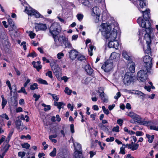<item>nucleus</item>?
I'll use <instances>...</instances> for the list:
<instances>
[{
	"label": "nucleus",
	"mask_w": 158,
	"mask_h": 158,
	"mask_svg": "<svg viewBox=\"0 0 158 158\" xmlns=\"http://www.w3.org/2000/svg\"><path fill=\"white\" fill-rule=\"evenodd\" d=\"M139 10L143 13V19H142L141 17L137 19V22L140 26L142 27L145 28V30H140L139 31V35L140 36L143 35V32H144V38L146 40L147 46L143 47L144 50L147 52L149 53L151 50L150 45L151 44V41L152 38L151 35L152 34L153 29L151 27V23L149 22L148 19L150 18V13L149 10H148L146 8L144 11L141 10L143 8H146V4L144 2V0H139Z\"/></svg>",
	"instance_id": "f257e3e1"
},
{
	"label": "nucleus",
	"mask_w": 158,
	"mask_h": 158,
	"mask_svg": "<svg viewBox=\"0 0 158 158\" xmlns=\"http://www.w3.org/2000/svg\"><path fill=\"white\" fill-rule=\"evenodd\" d=\"M101 27V31L102 34L105 36L106 39L108 40H114L117 37V29L118 27L116 26L113 28V30L111 29L113 26L108 24L107 23H102L100 26Z\"/></svg>",
	"instance_id": "f03ea898"
},
{
	"label": "nucleus",
	"mask_w": 158,
	"mask_h": 158,
	"mask_svg": "<svg viewBox=\"0 0 158 158\" xmlns=\"http://www.w3.org/2000/svg\"><path fill=\"white\" fill-rule=\"evenodd\" d=\"M54 41V45L56 47H57L60 45L63 46L64 44L65 47L71 48L72 47L71 44L69 42L68 39L63 35L53 36Z\"/></svg>",
	"instance_id": "7ed1b4c3"
},
{
	"label": "nucleus",
	"mask_w": 158,
	"mask_h": 158,
	"mask_svg": "<svg viewBox=\"0 0 158 158\" xmlns=\"http://www.w3.org/2000/svg\"><path fill=\"white\" fill-rule=\"evenodd\" d=\"M150 69L145 66H143L141 69L138 71L137 73V77L138 80L142 82L145 81L147 78V73L148 72H150Z\"/></svg>",
	"instance_id": "20e7f679"
},
{
	"label": "nucleus",
	"mask_w": 158,
	"mask_h": 158,
	"mask_svg": "<svg viewBox=\"0 0 158 158\" xmlns=\"http://www.w3.org/2000/svg\"><path fill=\"white\" fill-rule=\"evenodd\" d=\"M49 30L52 36H57L61 31V27L58 23H54L51 24Z\"/></svg>",
	"instance_id": "39448f33"
},
{
	"label": "nucleus",
	"mask_w": 158,
	"mask_h": 158,
	"mask_svg": "<svg viewBox=\"0 0 158 158\" xmlns=\"http://www.w3.org/2000/svg\"><path fill=\"white\" fill-rule=\"evenodd\" d=\"M25 11L30 16L34 15L36 18L42 17V15L39 13L30 6H26Z\"/></svg>",
	"instance_id": "423d86ee"
},
{
	"label": "nucleus",
	"mask_w": 158,
	"mask_h": 158,
	"mask_svg": "<svg viewBox=\"0 0 158 158\" xmlns=\"http://www.w3.org/2000/svg\"><path fill=\"white\" fill-rule=\"evenodd\" d=\"M112 60H107L102 66V68L106 72L110 71L113 68Z\"/></svg>",
	"instance_id": "0eeeda50"
},
{
	"label": "nucleus",
	"mask_w": 158,
	"mask_h": 158,
	"mask_svg": "<svg viewBox=\"0 0 158 158\" xmlns=\"http://www.w3.org/2000/svg\"><path fill=\"white\" fill-rule=\"evenodd\" d=\"M145 64L144 66L148 69H151L152 66V58L148 55H146L143 59Z\"/></svg>",
	"instance_id": "6e6552de"
},
{
	"label": "nucleus",
	"mask_w": 158,
	"mask_h": 158,
	"mask_svg": "<svg viewBox=\"0 0 158 158\" xmlns=\"http://www.w3.org/2000/svg\"><path fill=\"white\" fill-rule=\"evenodd\" d=\"M133 80V77L132 76L131 73L127 72L125 74L123 81L125 85H128L131 83Z\"/></svg>",
	"instance_id": "1a4fd4ad"
},
{
	"label": "nucleus",
	"mask_w": 158,
	"mask_h": 158,
	"mask_svg": "<svg viewBox=\"0 0 158 158\" xmlns=\"http://www.w3.org/2000/svg\"><path fill=\"white\" fill-rule=\"evenodd\" d=\"M35 28L37 31H45L47 29V26L45 24L35 23Z\"/></svg>",
	"instance_id": "9d476101"
},
{
	"label": "nucleus",
	"mask_w": 158,
	"mask_h": 158,
	"mask_svg": "<svg viewBox=\"0 0 158 158\" xmlns=\"http://www.w3.org/2000/svg\"><path fill=\"white\" fill-rule=\"evenodd\" d=\"M52 70L57 78H59L61 76L60 69L58 65H56V66Z\"/></svg>",
	"instance_id": "9b49d317"
},
{
	"label": "nucleus",
	"mask_w": 158,
	"mask_h": 158,
	"mask_svg": "<svg viewBox=\"0 0 158 158\" xmlns=\"http://www.w3.org/2000/svg\"><path fill=\"white\" fill-rule=\"evenodd\" d=\"M100 14V10L98 7L95 6L93 8L92 13V15L93 16H98V17H97V18H98Z\"/></svg>",
	"instance_id": "f8f14e48"
},
{
	"label": "nucleus",
	"mask_w": 158,
	"mask_h": 158,
	"mask_svg": "<svg viewBox=\"0 0 158 158\" xmlns=\"http://www.w3.org/2000/svg\"><path fill=\"white\" fill-rule=\"evenodd\" d=\"M78 55V52L75 50H71L69 52V56L70 58L73 60L75 59Z\"/></svg>",
	"instance_id": "ddd939ff"
},
{
	"label": "nucleus",
	"mask_w": 158,
	"mask_h": 158,
	"mask_svg": "<svg viewBox=\"0 0 158 158\" xmlns=\"http://www.w3.org/2000/svg\"><path fill=\"white\" fill-rule=\"evenodd\" d=\"M15 124L16 126V127L18 129L22 131L24 128L23 123H21V121L19 119L16 120Z\"/></svg>",
	"instance_id": "4468645a"
},
{
	"label": "nucleus",
	"mask_w": 158,
	"mask_h": 158,
	"mask_svg": "<svg viewBox=\"0 0 158 158\" xmlns=\"http://www.w3.org/2000/svg\"><path fill=\"white\" fill-rule=\"evenodd\" d=\"M122 56L127 60H130L131 59L130 55L126 51L123 50L122 52Z\"/></svg>",
	"instance_id": "2eb2a0df"
},
{
	"label": "nucleus",
	"mask_w": 158,
	"mask_h": 158,
	"mask_svg": "<svg viewBox=\"0 0 158 158\" xmlns=\"http://www.w3.org/2000/svg\"><path fill=\"white\" fill-rule=\"evenodd\" d=\"M75 149L77 152H81V145L78 143H73Z\"/></svg>",
	"instance_id": "dca6fc26"
},
{
	"label": "nucleus",
	"mask_w": 158,
	"mask_h": 158,
	"mask_svg": "<svg viewBox=\"0 0 158 158\" xmlns=\"http://www.w3.org/2000/svg\"><path fill=\"white\" fill-rule=\"evenodd\" d=\"M100 96L103 102L107 103L108 102V97L103 92L100 93Z\"/></svg>",
	"instance_id": "f3484780"
},
{
	"label": "nucleus",
	"mask_w": 158,
	"mask_h": 158,
	"mask_svg": "<svg viewBox=\"0 0 158 158\" xmlns=\"http://www.w3.org/2000/svg\"><path fill=\"white\" fill-rule=\"evenodd\" d=\"M128 92L131 94H138L142 97H144L145 95H146L145 94L141 92L138 90L135 91L132 90V91H131V90H128Z\"/></svg>",
	"instance_id": "a211bd4d"
},
{
	"label": "nucleus",
	"mask_w": 158,
	"mask_h": 158,
	"mask_svg": "<svg viewBox=\"0 0 158 158\" xmlns=\"http://www.w3.org/2000/svg\"><path fill=\"white\" fill-rule=\"evenodd\" d=\"M85 68L86 71L89 75H91L92 73L93 70L89 65H86Z\"/></svg>",
	"instance_id": "6ab92c4d"
},
{
	"label": "nucleus",
	"mask_w": 158,
	"mask_h": 158,
	"mask_svg": "<svg viewBox=\"0 0 158 158\" xmlns=\"http://www.w3.org/2000/svg\"><path fill=\"white\" fill-rule=\"evenodd\" d=\"M128 66H129V69L131 72V73L134 72L135 68V63L133 62H131L128 63Z\"/></svg>",
	"instance_id": "aec40b11"
},
{
	"label": "nucleus",
	"mask_w": 158,
	"mask_h": 158,
	"mask_svg": "<svg viewBox=\"0 0 158 158\" xmlns=\"http://www.w3.org/2000/svg\"><path fill=\"white\" fill-rule=\"evenodd\" d=\"M119 54H118L115 52H112L110 56V58L111 59V60H112L115 59H117L119 58Z\"/></svg>",
	"instance_id": "412c9836"
},
{
	"label": "nucleus",
	"mask_w": 158,
	"mask_h": 158,
	"mask_svg": "<svg viewBox=\"0 0 158 158\" xmlns=\"http://www.w3.org/2000/svg\"><path fill=\"white\" fill-rule=\"evenodd\" d=\"M54 105L55 106H57L59 110H60L61 108H63V106H64L65 105L62 102H55Z\"/></svg>",
	"instance_id": "4be33fe9"
},
{
	"label": "nucleus",
	"mask_w": 158,
	"mask_h": 158,
	"mask_svg": "<svg viewBox=\"0 0 158 158\" xmlns=\"http://www.w3.org/2000/svg\"><path fill=\"white\" fill-rule=\"evenodd\" d=\"M2 101V108L3 109L5 105L7 103V101L6 99H5L4 96L3 95H2L1 96Z\"/></svg>",
	"instance_id": "5701e85b"
},
{
	"label": "nucleus",
	"mask_w": 158,
	"mask_h": 158,
	"mask_svg": "<svg viewBox=\"0 0 158 158\" xmlns=\"http://www.w3.org/2000/svg\"><path fill=\"white\" fill-rule=\"evenodd\" d=\"M146 137L148 139V141L149 143H152L153 142V140L154 139V135H151L149 134L146 135Z\"/></svg>",
	"instance_id": "b1692460"
},
{
	"label": "nucleus",
	"mask_w": 158,
	"mask_h": 158,
	"mask_svg": "<svg viewBox=\"0 0 158 158\" xmlns=\"http://www.w3.org/2000/svg\"><path fill=\"white\" fill-rule=\"evenodd\" d=\"M8 23L11 27L13 28H16V27L15 26L14 23L11 18H10L8 19Z\"/></svg>",
	"instance_id": "393cba45"
},
{
	"label": "nucleus",
	"mask_w": 158,
	"mask_h": 158,
	"mask_svg": "<svg viewBox=\"0 0 158 158\" xmlns=\"http://www.w3.org/2000/svg\"><path fill=\"white\" fill-rule=\"evenodd\" d=\"M132 118L135 120V121L137 122L138 123H139V120H140L141 119L140 117L136 114H135L134 115V116Z\"/></svg>",
	"instance_id": "a878e982"
},
{
	"label": "nucleus",
	"mask_w": 158,
	"mask_h": 158,
	"mask_svg": "<svg viewBox=\"0 0 158 158\" xmlns=\"http://www.w3.org/2000/svg\"><path fill=\"white\" fill-rule=\"evenodd\" d=\"M80 3L83 4L85 6H87L89 4L88 0H78Z\"/></svg>",
	"instance_id": "bb28decb"
},
{
	"label": "nucleus",
	"mask_w": 158,
	"mask_h": 158,
	"mask_svg": "<svg viewBox=\"0 0 158 158\" xmlns=\"http://www.w3.org/2000/svg\"><path fill=\"white\" fill-rule=\"evenodd\" d=\"M94 46H93L91 44L89 45V49H88V52L90 56H92L93 55L92 51L93 50L94 48Z\"/></svg>",
	"instance_id": "cd10ccee"
},
{
	"label": "nucleus",
	"mask_w": 158,
	"mask_h": 158,
	"mask_svg": "<svg viewBox=\"0 0 158 158\" xmlns=\"http://www.w3.org/2000/svg\"><path fill=\"white\" fill-rule=\"evenodd\" d=\"M94 46H93L91 44L89 45V49H88V52L90 56H92L93 55L92 51L93 50L94 48Z\"/></svg>",
	"instance_id": "c85d7f7f"
},
{
	"label": "nucleus",
	"mask_w": 158,
	"mask_h": 158,
	"mask_svg": "<svg viewBox=\"0 0 158 158\" xmlns=\"http://www.w3.org/2000/svg\"><path fill=\"white\" fill-rule=\"evenodd\" d=\"M32 64L33 65L34 67L36 68L38 71H39L42 68L41 65H38L34 61L32 62Z\"/></svg>",
	"instance_id": "c756f323"
},
{
	"label": "nucleus",
	"mask_w": 158,
	"mask_h": 158,
	"mask_svg": "<svg viewBox=\"0 0 158 158\" xmlns=\"http://www.w3.org/2000/svg\"><path fill=\"white\" fill-rule=\"evenodd\" d=\"M139 124L141 125L147 126L149 125V122L145 121L139 120Z\"/></svg>",
	"instance_id": "7c9ffc66"
},
{
	"label": "nucleus",
	"mask_w": 158,
	"mask_h": 158,
	"mask_svg": "<svg viewBox=\"0 0 158 158\" xmlns=\"http://www.w3.org/2000/svg\"><path fill=\"white\" fill-rule=\"evenodd\" d=\"M30 89L32 90H34L38 89V85L37 83H34L33 84L31 85L30 87Z\"/></svg>",
	"instance_id": "2f4dec72"
},
{
	"label": "nucleus",
	"mask_w": 158,
	"mask_h": 158,
	"mask_svg": "<svg viewBox=\"0 0 158 158\" xmlns=\"http://www.w3.org/2000/svg\"><path fill=\"white\" fill-rule=\"evenodd\" d=\"M13 133V131H11L8 134V137L7 138L6 140V143H7V144L8 143L9 141L10 138L12 136Z\"/></svg>",
	"instance_id": "473e14b6"
},
{
	"label": "nucleus",
	"mask_w": 158,
	"mask_h": 158,
	"mask_svg": "<svg viewBox=\"0 0 158 158\" xmlns=\"http://www.w3.org/2000/svg\"><path fill=\"white\" fill-rule=\"evenodd\" d=\"M56 148H53V151L50 153L49 155L52 157H54L56 155Z\"/></svg>",
	"instance_id": "72a5a7b5"
},
{
	"label": "nucleus",
	"mask_w": 158,
	"mask_h": 158,
	"mask_svg": "<svg viewBox=\"0 0 158 158\" xmlns=\"http://www.w3.org/2000/svg\"><path fill=\"white\" fill-rule=\"evenodd\" d=\"M38 80L39 83L45 85H48V84L47 81L45 80H43L41 78L39 79Z\"/></svg>",
	"instance_id": "f704fd0d"
},
{
	"label": "nucleus",
	"mask_w": 158,
	"mask_h": 158,
	"mask_svg": "<svg viewBox=\"0 0 158 158\" xmlns=\"http://www.w3.org/2000/svg\"><path fill=\"white\" fill-rule=\"evenodd\" d=\"M109 42L108 43V47L110 48H113L114 46V40H108Z\"/></svg>",
	"instance_id": "c9c22d12"
},
{
	"label": "nucleus",
	"mask_w": 158,
	"mask_h": 158,
	"mask_svg": "<svg viewBox=\"0 0 158 158\" xmlns=\"http://www.w3.org/2000/svg\"><path fill=\"white\" fill-rule=\"evenodd\" d=\"M22 146L23 148H26V149H28L30 147V145L27 143L22 144Z\"/></svg>",
	"instance_id": "e433bc0d"
},
{
	"label": "nucleus",
	"mask_w": 158,
	"mask_h": 158,
	"mask_svg": "<svg viewBox=\"0 0 158 158\" xmlns=\"http://www.w3.org/2000/svg\"><path fill=\"white\" fill-rule=\"evenodd\" d=\"M139 146V144L137 143L135 144L132 145L131 150L134 151L137 149Z\"/></svg>",
	"instance_id": "4c0bfd02"
},
{
	"label": "nucleus",
	"mask_w": 158,
	"mask_h": 158,
	"mask_svg": "<svg viewBox=\"0 0 158 158\" xmlns=\"http://www.w3.org/2000/svg\"><path fill=\"white\" fill-rule=\"evenodd\" d=\"M64 92L65 93L67 94L68 95H70L71 94L72 90L71 89H69L68 87H66Z\"/></svg>",
	"instance_id": "58836bf2"
},
{
	"label": "nucleus",
	"mask_w": 158,
	"mask_h": 158,
	"mask_svg": "<svg viewBox=\"0 0 158 158\" xmlns=\"http://www.w3.org/2000/svg\"><path fill=\"white\" fill-rule=\"evenodd\" d=\"M77 17L79 21H81L82 20L83 17V15L81 14H78L77 15Z\"/></svg>",
	"instance_id": "ea45409f"
},
{
	"label": "nucleus",
	"mask_w": 158,
	"mask_h": 158,
	"mask_svg": "<svg viewBox=\"0 0 158 158\" xmlns=\"http://www.w3.org/2000/svg\"><path fill=\"white\" fill-rule=\"evenodd\" d=\"M118 41L115 40H114V46L113 48H114L116 49H117L118 48Z\"/></svg>",
	"instance_id": "a19ab883"
},
{
	"label": "nucleus",
	"mask_w": 158,
	"mask_h": 158,
	"mask_svg": "<svg viewBox=\"0 0 158 158\" xmlns=\"http://www.w3.org/2000/svg\"><path fill=\"white\" fill-rule=\"evenodd\" d=\"M119 127L118 126H117L116 127H114L112 129V131H115L116 132H119Z\"/></svg>",
	"instance_id": "79ce46f5"
},
{
	"label": "nucleus",
	"mask_w": 158,
	"mask_h": 158,
	"mask_svg": "<svg viewBox=\"0 0 158 158\" xmlns=\"http://www.w3.org/2000/svg\"><path fill=\"white\" fill-rule=\"evenodd\" d=\"M125 148L123 147H122L120 148V151L119 153L124 155L125 154Z\"/></svg>",
	"instance_id": "37998d69"
},
{
	"label": "nucleus",
	"mask_w": 158,
	"mask_h": 158,
	"mask_svg": "<svg viewBox=\"0 0 158 158\" xmlns=\"http://www.w3.org/2000/svg\"><path fill=\"white\" fill-rule=\"evenodd\" d=\"M37 56V54L34 52H33L31 53H30L28 55V56L32 57H36Z\"/></svg>",
	"instance_id": "c03bdc74"
},
{
	"label": "nucleus",
	"mask_w": 158,
	"mask_h": 158,
	"mask_svg": "<svg viewBox=\"0 0 158 158\" xmlns=\"http://www.w3.org/2000/svg\"><path fill=\"white\" fill-rule=\"evenodd\" d=\"M46 75L48 76L50 78H52V72L50 71H48L47 73H46Z\"/></svg>",
	"instance_id": "a18cd8bd"
},
{
	"label": "nucleus",
	"mask_w": 158,
	"mask_h": 158,
	"mask_svg": "<svg viewBox=\"0 0 158 158\" xmlns=\"http://www.w3.org/2000/svg\"><path fill=\"white\" fill-rule=\"evenodd\" d=\"M56 63L55 62H51L50 64V65L52 69H53L56 65H57Z\"/></svg>",
	"instance_id": "49530a36"
},
{
	"label": "nucleus",
	"mask_w": 158,
	"mask_h": 158,
	"mask_svg": "<svg viewBox=\"0 0 158 158\" xmlns=\"http://www.w3.org/2000/svg\"><path fill=\"white\" fill-rule=\"evenodd\" d=\"M21 138L22 139L25 138L26 139H30L31 138V136L29 135H27V136L22 135L21 137Z\"/></svg>",
	"instance_id": "de8ad7c7"
},
{
	"label": "nucleus",
	"mask_w": 158,
	"mask_h": 158,
	"mask_svg": "<svg viewBox=\"0 0 158 158\" xmlns=\"http://www.w3.org/2000/svg\"><path fill=\"white\" fill-rule=\"evenodd\" d=\"M64 56V54L62 52L59 53L57 54V57L59 59H60Z\"/></svg>",
	"instance_id": "09e8293b"
},
{
	"label": "nucleus",
	"mask_w": 158,
	"mask_h": 158,
	"mask_svg": "<svg viewBox=\"0 0 158 158\" xmlns=\"http://www.w3.org/2000/svg\"><path fill=\"white\" fill-rule=\"evenodd\" d=\"M33 97L35 98V101H38L39 99L40 98V95H37L36 94H34L33 95Z\"/></svg>",
	"instance_id": "8fccbe9b"
},
{
	"label": "nucleus",
	"mask_w": 158,
	"mask_h": 158,
	"mask_svg": "<svg viewBox=\"0 0 158 158\" xmlns=\"http://www.w3.org/2000/svg\"><path fill=\"white\" fill-rule=\"evenodd\" d=\"M26 154V153L24 152H19L18 153V156H19L21 157V158L23 157Z\"/></svg>",
	"instance_id": "3c124183"
},
{
	"label": "nucleus",
	"mask_w": 158,
	"mask_h": 158,
	"mask_svg": "<svg viewBox=\"0 0 158 158\" xmlns=\"http://www.w3.org/2000/svg\"><path fill=\"white\" fill-rule=\"evenodd\" d=\"M78 60L80 61H83L85 60V56H79L78 57Z\"/></svg>",
	"instance_id": "603ef678"
},
{
	"label": "nucleus",
	"mask_w": 158,
	"mask_h": 158,
	"mask_svg": "<svg viewBox=\"0 0 158 158\" xmlns=\"http://www.w3.org/2000/svg\"><path fill=\"white\" fill-rule=\"evenodd\" d=\"M12 102H14L15 103H17V99L16 97L15 96H13L11 98Z\"/></svg>",
	"instance_id": "864d4df0"
},
{
	"label": "nucleus",
	"mask_w": 158,
	"mask_h": 158,
	"mask_svg": "<svg viewBox=\"0 0 158 158\" xmlns=\"http://www.w3.org/2000/svg\"><path fill=\"white\" fill-rule=\"evenodd\" d=\"M123 122V121L121 119H119L117 120V123L119 124L120 126L122 125Z\"/></svg>",
	"instance_id": "5fc2aeb1"
},
{
	"label": "nucleus",
	"mask_w": 158,
	"mask_h": 158,
	"mask_svg": "<svg viewBox=\"0 0 158 158\" xmlns=\"http://www.w3.org/2000/svg\"><path fill=\"white\" fill-rule=\"evenodd\" d=\"M51 95L52 96V98L54 100L56 101L58 100L59 98L57 96L53 94H52Z\"/></svg>",
	"instance_id": "6e6d98bb"
},
{
	"label": "nucleus",
	"mask_w": 158,
	"mask_h": 158,
	"mask_svg": "<svg viewBox=\"0 0 158 158\" xmlns=\"http://www.w3.org/2000/svg\"><path fill=\"white\" fill-rule=\"evenodd\" d=\"M150 128L152 130H154L156 131H158V127L155 126H151L150 127Z\"/></svg>",
	"instance_id": "4d7b16f0"
},
{
	"label": "nucleus",
	"mask_w": 158,
	"mask_h": 158,
	"mask_svg": "<svg viewBox=\"0 0 158 158\" xmlns=\"http://www.w3.org/2000/svg\"><path fill=\"white\" fill-rule=\"evenodd\" d=\"M78 153V154H77V156L76 155L75 156L76 158H85L83 157L81 153V152Z\"/></svg>",
	"instance_id": "13d9d810"
},
{
	"label": "nucleus",
	"mask_w": 158,
	"mask_h": 158,
	"mask_svg": "<svg viewBox=\"0 0 158 158\" xmlns=\"http://www.w3.org/2000/svg\"><path fill=\"white\" fill-rule=\"evenodd\" d=\"M35 34L34 33L32 32L31 31L30 32L29 34V36H30L31 39L34 38L35 37Z\"/></svg>",
	"instance_id": "bf43d9fd"
},
{
	"label": "nucleus",
	"mask_w": 158,
	"mask_h": 158,
	"mask_svg": "<svg viewBox=\"0 0 158 158\" xmlns=\"http://www.w3.org/2000/svg\"><path fill=\"white\" fill-rule=\"evenodd\" d=\"M114 138L113 137H110V138H107L106 139V141L108 142H112V141H113L114 140Z\"/></svg>",
	"instance_id": "052dcab7"
},
{
	"label": "nucleus",
	"mask_w": 158,
	"mask_h": 158,
	"mask_svg": "<svg viewBox=\"0 0 158 158\" xmlns=\"http://www.w3.org/2000/svg\"><path fill=\"white\" fill-rule=\"evenodd\" d=\"M135 114H136L135 113L133 112H131L128 114V115L131 118H132L134 116V115H135Z\"/></svg>",
	"instance_id": "680f3d73"
},
{
	"label": "nucleus",
	"mask_w": 158,
	"mask_h": 158,
	"mask_svg": "<svg viewBox=\"0 0 158 158\" xmlns=\"http://www.w3.org/2000/svg\"><path fill=\"white\" fill-rule=\"evenodd\" d=\"M121 94L120 92H118L117 93L116 95L114 97V98L116 99H118V98L120 97Z\"/></svg>",
	"instance_id": "e2e57ef3"
},
{
	"label": "nucleus",
	"mask_w": 158,
	"mask_h": 158,
	"mask_svg": "<svg viewBox=\"0 0 158 158\" xmlns=\"http://www.w3.org/2000/svg\"><path fill=\"white\" fill-rule=\"evenodd\" d=\"M70 130L71 132L73 133L74 132V126L73 124L70 125Z\"/></svg>",
	"instance_id": "0e129e2a"
},
{
	"label": "nucleus",
	"mask_w": 158,
	"mask_h": 158,
	"mask_svg": "<svg viewBox=\"0 0 158 158\" xmlns=\"http://www.w3.org/2000/svg\"><path fill=\"white\" fill-rule=\"evenodd\" d=\"M2 117L3 118H4L5 119H6L7 120H8L9 119V118L8 117V115L6 114H2Z\"/></svg>",
	"instance_id": "69168bd1"
},
{
	"label": "nucleus",
	"mask_w": 158,
	"mask_h": 158,
	"mask_svg": "<svg viewBox=\"0 0 158 158\" xmlns=\"http://www.w3.org/2000/svg\"><path fill=\"white\" fill-rule=\"evenodd\" d=\"M89 154L90 155V157L92 158L94 156L96 155V152H93L92 151H90L89 152Z\"/></svg>",
	"instance_id": "338daca9"
},
{
	"label": "nucleus",
	"mask_w": 158,
	"mask_h": 158,
	"mask_svg": "<svg viewBox=\"0 0 158 158\" xmlns=\"http://www.w3.org/2000/svg\"><path fill=\"white\" fill-rule=\"evenodd\" d=\"M20 91H21L24 94H27V93L24 87H23L21 88V89H20Z\"/></svg>",
	"instance_id": "774afa93"
}]
</instances>
